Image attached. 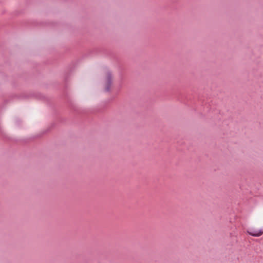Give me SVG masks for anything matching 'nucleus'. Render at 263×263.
<instances>
[{
  "instance_id": "2",
  "label": "nucleus",
  "mask_w": 263,
  "mask_h": 263,
  "mask_svg": "<svg viewBox=\"0 0 263 263\" xmlns=\"http://www.w3.org/2000/svg\"><path fill=\"white\" fill-rule=\"evenodd\" d=\"M247 233L252 236L259 237L263 234V229L255 230L250 228L247 230Z\"/></svg>"
},
{
  "instance_id": "1",
  "label": "nucleus",
  "mask_w": 263,
  "mask_h": 263,
  "mask_svg": "<svg viewBox=\"0 0 263 263\" xmlns=\"http://www.w3.org/2000/svg\"><path fill=\"white\" fill-rule=\"evenodd\" d=\"M112 85V76L110 73H107L105 78V90L109 91Z\"/></svg>"
}]
</instances>
